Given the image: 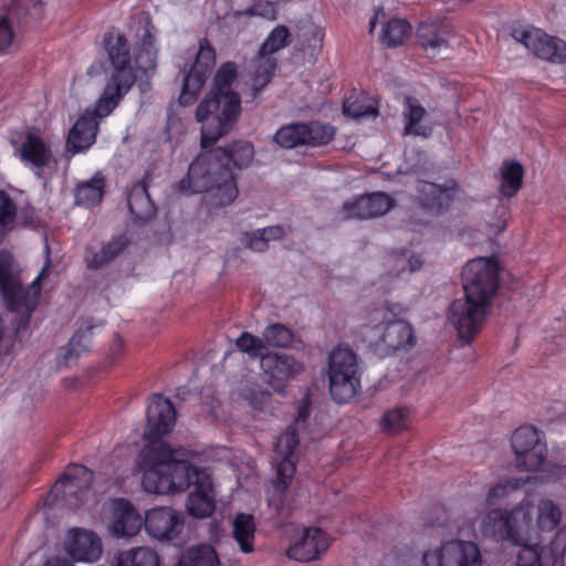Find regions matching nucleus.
<instances>
[{"label":"nucleus","mask_w":566,"mask_h":566,"mask_svg":"<svg viewBox=\"0 0 566 566\" xmlns=\"http://www.w3.org/2000/svg\"><path fill=\"white\" fill-rule=\"evenodd\" d=\"M200 154L179 181L185 195H202V205L210 210L230 206L239 196L237 170L249 166L254 156L253 144H201Z\"/></svg>","instance_id":"nucleus-1"},{"label":"nucleus","mask_w":566,"mask_h":566,"mask_svg":"<svg viewBox=\"0 0 566 566\" xmlns=\"http://www.w3.org/2000/svg\"><path fill=\"white\" fill-rule=\"evenodd\" d=\"M235 78L234 62H226L217 70L211 91L196 109V119L202 123L200 142H219L237 123L241 114V98L232 91Z\"/></svg>","instance_id":"nucleus-2"},{"label":"nucleus","mask_w":566,"mask_h":566,"mask_svg":"<svg viewBox=\"0 0 566 566\" xmlns=\"http://www.w3.org/2000/svg\"><path fill=\"white\" fill-rule=\"evenodd\" d=\"M138 464L144 471L143 486L146 492L168 494L186 491L200 482L206 469L193 467L188 461L175 460L166 443L146 444L140 451Z\"/></svg>","instance_id":"nucleus-3"},{"label":"nucleus","mask_w":566,"mask_h":566,"mask_svg":"<svg viewBox=\"0 0 566 566\" xmlns=\"http://www.w3.org/2000/svg\"><path fill=\"white\" fill-rule=\"evenodd\" d=\"M102 46L113 66L102 95L97 99V112L109 115L130 91L137 80L133 66L130 44L124 33L109 28L103 35Z\"/></svg>","instance_id":"nucleus-4"},{"label":"nucleus","mask_w":566,"mask_h":566,"mask_svg":"<svg viewBox=\"0 0 566 566\" xmlns=\"http://www.w3.org/2000/svg\"><path fill=\"white\" fill-rule=\"evenodd\" d=\"M48 268H43L34 281L24 287L14 268L12 255L7 251L0 252V290L9 311L21 313L18 329L25 328L32 313L39 304L41 281L46 276Z\"/></svg>","instance_id":"nucleus-5"},{"label":"nucleus","mask_w":566,"mask_h":566,"mask_svg":"<svg viewBox=\"0 0 566 566\" xmlns=\"http://www.w3.org/2000/svg\"><path fill=\"white\" fill-rule=\"evenodd\" d=\"M328 378L331 395L337 403L357 395L360 388L357 357L349 347L338 346L329 354Z\"/></svg>","instance_id":"nucleus-6"},{"label":"nucleus","mask_w":566,"mask_h":566,"mask_svg":"<svg viewBox=\"0 0 566 566\" xmlns=\"http://www.w3.org/2000/svg\"><path fill=\"white\" fill-rule=\"evenodd\" d=\"M464 295L491 304L497 289L496 264L486 258L469 261L462 271Z\"/></svg>","instance_id":"nucleus-7"},{"label":"nucleus","mask_w":566,"mask_h":566,"mask_svg":"<svg viewBox=\"0 0 566 566\" xmlns=\"http://www.w3.org/2000/svg\"><path fill=\"white\" fill-rule=\"evenodd\" d=\"M490 311L491 304L464 295V298L455 300L451 304L449 321L458 331L459 337L470 343L481 331Z\"/></svg>","instance_id":"nucleus-8"},{"label":"nucleus","mask_w":566,"mask_h":566,"mask_svg":"<svg viewBox=\"0 0 566 566\" xmlns=\"http://www.w3.org/2000/svg\"><path fill=\"white\" fill-rule=\"evenodd\" d=\"M216 65V50L207 39L199 42V51L193 64L184 76L179 103L184 106L191 105L209 78Z\"/></svg>","instance_id":"nucleus-9"},{"label":"nucleus","mask_w":566,"mask_h":566,"mask_svg":"<svg viewBox=\"0 0 566 566\" xmlns=\"http://www.w3.org/2000/svg\"><path fill=\"white\" fill-rule=\"evenodd\" d=\"M92 481V471L82 465H70L52 486L50 496L61 499L70 509H77L86 501Z\"/></svg>","instance_id":"nucleus-10"},{"label":"nucleus","mask_w":566,"mask_h":566,"mask_svg":"<svg viewBox=\"0 0 566 566\" xmlns=\"http://www.w3.org/2000/svg\"><path fill=\"white\" fill-rule=\"evenodd\" d=\"M423 563L426 566H482V557L473 542L451 541L426 552Z\"/></svg>","instance_id":"nucleus-11"},{"label":"nucleus","mask_w":566,"mask_h":566,"mask_svg":"<svg viewBox=\"0 0 566 566\" xmlns=\"http://www.w3.org/2000/svg\"><path fill=\"white\" fill-rule=\"evenodd\" d=\"M394 206L395 199L386 192L366 193L347 200L339 210V219H375L386 214Z\"/></svg>","instance_id":"nucleus-12"},{"label":"nucleus","mask_w":566,"mask_h":566,"mask_svg":"<svg viewBox=\"0 0 566 566\" xmlns=\"http://www.w3.org/2000/svg\"><path fill=\"white\" fill-rule=\"evenodd\" d=\"M146 416L144 439L148 444L164 443L161 437L172 430L176 421V410L171 401L160 394H154L147 406Z\"/></svg>","instance_id":"nucleus-13"},{"label":"nucleus","mask_w":566,"mask_h":566,"mask_svg":"<svg viewBox=\"0 0 566 566\" xmlns=\"http://www.w3.org/2000/svg\"><path fill=\"white\" fill-rule=\"evenodd\" d=\"M261 369L269 385L283 392L289 381L304 371V364L290 354L271 352L262 357Z\"/></svg>","instance_id":"nucleus-14"},{"label":"nucleus","mask_w":566,"mask_h":566,"mask_svg":"<svg viewBox=\"0 0 566 566\" xmlns=\"http://www.w3.org/2000/svg\"><path fill=\"white\" fill-rule=\"evenodd\" d=\"M516 39L525 45L538 59L549 61L553 63H562L566 60V42L549 36L539 29L523 30Z\"/></svg>","instance_id":"nucleus-15"},{"label":"nucleus","mask_w":566,"mask_h":566,"mask_svg":"<svg viewBox=\"0 0 566 566\" xmlns=\"http://www.w3.org/2000/svg\"><path fill=\"white\" fill-rule=\"evenodd\" d=\"M329 546L327 535L317 527L303 528L290 545L286 554L296 562L316 559Z\"/></svg>","instance_id":"nucleus-16"},{"label":"nucleus","mask_w":566,"mask_h":566,"mask_svg":"<svg viewBox=\"0 0 566 566\" xmlns=\"http://www.w3.org/2000/svg\"><path fill=\"white\" fill-rule=\"evenodd\" d=\"M334 127L319 122L291 123L274 134L272 142H331Z\"/></svg>","instance_id":"nucleus-17"},{"label":"nucleus","mask_w":566,"mask_h":566,"mask_svg":"<svg viewBox=\"0 0 566 566\" xmlns=\"http://www.w3.org/2000/svg\"><path fill=\"white\" fill-rule=\"evenodd\" d=\"M143 522L147 533L157 539L176 537L182 526L180 513L167 506L149 510Z\"/></svg>","instance_id":"nucleus-18"},{"label":"nucleus","mask_w":566,"mask_h":566,"mask_svg":"<svg viewBox=\"0 0 566 566\" xmlns=\"http://www.w3.org/2000/svg\"><path fill=\"white\" fill-rule=\"evenodd\" d=\"M65 549L75 560L94 563L102 556L103 546L95 533L84 528H73L67 533Z\"/></svg>","instance_id":"nucleus-19"},{"label":"nucleus","mask_w":566,"mask_h":566,"mask_svg":"<svg viewBox=\"0 0 566 566\" xmlns=\"http://www.w3.org/2000/svg\"><path fill=\"white\" fill-rule=\"evenodd\" d=\"M112 514L108 530L115 537H133L139 533L143 517L130 502L124 499L113 501Z\"/></svg>","instance_id":"nucleus-20"},{"label":"nucleus","mask_w":566,"mask_h":566,"mask_svg":"<svg viewBox=\"0 0 566 566\" xmlns=\"http://www.w3.org/2000/svg\"><path fill=\"white\" fill-rule=\"evenodd\" d=\"M415 343L416 338L410 324L403 319H395L384 326L375 345L378 350L388 355L400 349H409Z\"/></svg>","instance_id":"nucleus-21"},{"label":"nucleus","mask_w":566,"mask_h":566,"mask_svg":"<svg viewBox=\"0 0 566 566\" xmlns=\"http://www.w3.org/2000/svg\"><path fill=\"white\" fill-rule=\"evenodd\" d=\"M455 186H440L433 182L419 181L417 185L416 202L432 214H440L451 202Z\"/></svg>","instance_id":"nucleus-22"},{"label":"nucleus","mask_w":566,"mask_h":566,"mask_svg":"<svg viewBox=\"0 0 566 566\" xmlns=\"http://www.w3.org/2000/svg\"><path fill=\"white\" fill-rule=\"evenodd\" d=\"M403 135L429 138L433 125L426 108L416 97L407 96L403 99L402 109Z\"/></svg>","instance_id":"nucleus-23"},{"label":"nucleus","mask_w":566,"mask_h":566,"mask_svg":"<svg viewBox=\"0 0 566 566\" xmlns=\"http://www.w3.org/2000/svg\"><path fill=\"white\" fill-rule=\"evenodd\" d=\"M189 494L187 510L190 515L203 518L211 515L216 509L214 492L210 474H203Z\"/></svg>","instance_id":"nucleus-24"},{"label":"nucleus","mask_w":566,"mask_h":566,"mask_svg":"<svg viewBox=\"0 0 566 566\" xmlns=\"http://www.w3.org/2000/svg\"><path fill=\"white\" fill-rule=\"evenodd\" d=\"M509 542L523 545L532 539L533 514L528 503H520L509 511Z\"/></svg>","instance_id":"nucleus-25"},{"label":"nucleus","mask_w":566,"mask_h":566,"mask_svg":"<svg viewBox=\"0 0 566 566\" xmlns=\"http://www.w3.org/2000/svg\"><path fill=\"white\" fill-rule=\"evenodd\" d=\"M148 187L149 175L146 174L144 179L130 189L127 197V205L132 217L142 222L153 219L156 213V207L150 200Z\"/></svg>","instance_id":"nucleus-26"},{"label":"nucleus","mask_w":566,"mask_h":566,"mask_svg":"<svg viewBox=\"0 0 566 566\" xmlns=\"http://www.w3.org/2000/svg\"><path fill=\"white\" fill-rule=\"evenodd\" d=\"M97 112V101L94 108H86L69 130L65 142H95L98 132V118L106 117Z\"/></svg>","instance_id":"nucleus-27"},{"label":"nucleus","mask_w":566,"mask_h":566,"mask_svg":"<svg viewBox=\"0 0 566 566\" xmlns=\"http://www.w3.org/2000/svg\"><path fill=\"white\" fill-rule=\"evenodd\" d=\"M524 167L514 159L503 160L499 169V192L505 198H513L523 186Z\"/></svg>","instance_id":"nucleus-28"},{"label":"nucleus","mask_w":566,"mask_h":566,"mask_svg":"<svg viewBox=\"0 0 566 566\" xmlns=\"http://www.w3.org/2000/svg\"><path fill=\"white\" fill-rule=\"evenodd\" d=\"M343 112L346 116L355 119L376 117L378 105L363 91L353 90L344 98Z\"/></svg>","instance_id":"nucleus-29"},{"label":"nucleus","mask_w":566,"mask_h":566,"mask_svg":"<svg viewBox=\"0 0 566 566\" xmlns=\"http://www.w3.org/2000/svg\"><path fill=\"white\" fill-rule=\"evenodd\" d=\"M129 244L126 235L120 234L104 244L97 252L85 256V263L90 270H99L115 260Z\"/></svg>","instance_id":"nucleus-30"},{"label":"nucleus","mask_w":566,"mask_h":566,"mask_svg":"<svg viewBox=\"0 0 566 566\" xmlns=\"http://www.w3.org/2000/svg\"><path fill=\"white\" fill-rule=\"evenodd\" d=\"M254 536V517L251 514H238L233 521V537L243 553L253 552Z\"/></svg>","instance_id":"nucleus-31"},{"label":"nucleus","mask_w":566,"mask_h":566,"mask_svg":"<svg viewBox=\"0 0 566 566\" xmlns=\"http://www.w3.org/2000/svg\"><path fill=\"white\" fill-rule=\"evenodd\" d=\"M520 546L517 566H554L555 559L551 548L528 543Z\"/></svg>","instance_id":"nucleus-32"},{"label":"nucleus","mask_w":566,"mask_h":566,"mask_svg":"<svg viewBox=\"0 0 566 566\" xmlns=\"http://www.w3.org/2000/svg\"><path fill=\"white\" fill-rule=\"evenodd\" d=\"M509 510H491L483 518L481 530L485 536L509 542Z\"/></svg>","instance_id":"nucleus-33"},{"label":"nucleus","mask_w":566,"mask_h":566,"mask_svg":"<svg viewBox=\"0 0 566 566\" xmlns=\"http://www.w3.org/2000/svg\"><path fill=\"white\" fill-rule=\"evenodd\" d=\"M562 510L551 499H541L536 505V525L543 532L554 531L562 521Z\"/></svg>","instance_id":"nucleus-34"},{"label":"nucleus","mask_w":566,"mask_h":566,"mask_svg":"<svg viewBox=\"0 0 566 566\" xmlns=\"http://www.w3.org/2000/svg\"><path fill=\"white\" fill-rule=\"evenodd\" d=\"M411 25L406 19L392 18L382 28L380 41L388 48L401 45L411 34Z\"/></svg>","instance_id":"nucleus-35"},{"label":"nucleus","mask_w":566,"mask_h":566,"mask_svg":"<svg viewBox=\"0 0 566 566\" xmlns=\"http://www.w3.org/2000/svg\"><path fill=\"white\" fill-rule=\"evenodd\" d=\"M104 177L96 174L91 180L82 182L75 190V202L93 207L101 202L104 195Z\"/></svg>","instance_id":"nucleus-36"},{"label":"nucleus","mask_w":566,"mask_h":566,"mask_svg":"<svg viewBox=\"0 0 566 566\" xmlns=\"http://www.w3.org/2000/svg\"><path fill=\"white\" fill-rule=\"evenodd\" d=\"M219 557L211 545H197L187 549L177 566H219Z\"/></svg>","instance_id":"nucleus-37"},{"label":"nucleus","mask_w":566,"mask_h":566,"mask_svg":"<svg viewBox=\"0 0 566 566\" xmlns=\"http://www.w3.org/2000/svg\"><path fill=\"white\" fill-rule=\"evenodd\" d=\"M17 151L23 163L38 170L46 167L53 158V154L46 147V144H21Z\"/></svg>","instance_id":"nucleus-38"},{"label":"nucleus","mask_w":566,"mask_h":566,"mask_svg":"<svg viewBox=\"0 0 566 566\" xmlns=\"http://www.w3.org/2000/svg\"><path fill=\"white\" fill-rule=\"evenodd\" d=\"M158 554L149 547H137L122 552L116 566H159Z\"/></svg>","instance_id":"nucleus-39"},{"label":"nucleus","mask_w":566,"mask_h":566,"mask_svg":"<svg viewBox=\"0 0 566 566\" xmlns=\"http://www.w3.org/2000/svg\"><path fill=\"white\" fill-rule=\"evenodd\" d=\"M511 443L514 453H525L527 450L537 447V444H546L543 440V433L533 426L517 428L512 436Z\"/></svg>","instance_id":"nucleus-40"},{"label":"nucleus","mask_w":566,"mask_h":566,"mask_svg":"<svg viewBox=\"0 0 566 566\" xmlns=\"http://www.w3.org/2000/svg\"><path fill=\"white\" fill-rule=\"evenodd\" d=\"M386 264L389 268L391 275L401 276L405 273H413L418 271L422 265V261L419 256L402 251L389 254Z\"/></svg>","instance_id":"nucleus-41"},{"label":"nucleus","mask_w":566,"mask_h":566,"mask_svg":"<svg viewBox=\"0 0 566 566\" xmlns=\"http://www.w3.org/2000/svg\"><path fill=\"white\" fill-rule=\"evenodd\" d=\"M292 43V34L285 25H276L266 36L259 50V56H272Z\"/></svg>","instance_id":"nucleus-42"},{"label":"nucleus","mask_w":566,"mask_h":566,"mask_svg":"<svg viewBox=\"0 0 566 566\" xmlns=\"http://www.w3.org/2000/svg\"><path fill=\"white\" fill-rule=\"evenodd\" d=\"M547 446L537 444L525 453H515L516 467L522 471H538L545 463Z\"/></svg>","instance_id":"nucleus-43"},{"label":"nucleus","mask_w":566,"mask_h":566,"mask_svg":"<svg viewBox=\"0 0 566 566\" xmlns=\"http://www.w3.org/2000/svg\"><path fill=\"white\" fill-rule=\"evenodd\" d=\"M277 67V62L274 56L260 57L255 61V70L252 77V86L255 92L261 91L272 80Z\"/></svg>","instance_id":"nucleus-44"},{"label":"nucleus","mask_w":566,"mask_h":566,"mask_svg":"<svg viewBox=\"0 0 566 566\" xmlns=\"http://www.w3.org/2000/svg\"><path fill=\"white\" fill-rule=\"evenodd\" d=\"M235 345L239 350L248 354L251 358H260V365H262V357L271 353L268 350L264 338L256 337L248 332L241 334Z\"/></svg>","instance_id":"nucleus-45"},{"label":"nucleus","mask_w":566,"mask_h":566,"mask_svg":"<svg viewBox=\"0 0 566 566\" xmlns=\"http://www.w3.org/2000/svg\"><path fill=\"white\" fill-rule=\"evenodd\" d=\"M94 324L91 321H86L83 325L78 327L73 337L70 339L67 345V354L65 358L69 359L73 356H78L82 352L88 349L91 345V335L94 328Z\"/></svg>","instance_id":"nucleus-46"},{"label":"nucleus","mask_w":566,"mask_h":566,"mask_svg":"<svg viewBox=\"0 0 566 566\" xmlns=\"http://www.w3.org/2000/svg\"><path fill=\"white\" fill-rule=\"evenodd\" d=\"M263 338L268 347H286L293 340V333L286 326L276 323L264 329Z\"/></svg>","instance_id":"nucleus-47"},{"label":"nucleus","mask_w":566,"mask_h":566,"mask_svg":"<svg viewBox=\"0 0 566 566\" xmlns=\"http://www.w3.org/2000/svg\"><path fill=\"white\" fill-rule=\"evenodd\" d=\"M418 40L420 46L426 51H437L447 44V40L430 25H420L418 29Z\"/></svg>","instance_id":"nucleus-48"},{"label":"nucleus","mask_w":566,"mask_h":566,"mask_svg":"<svg viewBox=\"0 0 566 566\" xmlns=\"http://www.w3.org/2000/svg\"><path fill=\"white\" fill-rule=\"evenodd\" d=\"M297 429L287 427L286 431L279 437L275 443V452L277 457H293L294 450L298 444Z\"/></svg>","instance_id":"nucleus-49"},{"label":"nucleus","mask_w":566,"mask_h":566,"mask_svg":"<svg viewBox=\"0 0 566 566\" xmlns=\"http://www.w3.org/2000/svg\"><path fill=\"white\" fill-rule=\"evenodd\" d=\"M280 461L277 463V481L276 489L281 492L285 491L295 473V463L293 461V457H279Z\"/></svg>","instance_id":"nucleus-50"},{"label":"nucleus","mask_w":566,"mask_h":566,"mask_svg":"<svg viewBox=\"0 0 566 566\" xmlns=\"http://www.w3.org/2000/svg\"><path fill=\"white\" fill-rule=\"evenodd\" d=\"M406 427V410L396 408L387 411L382 417V429L389 433H397Z\"/></svg>","instance_id":"nucleus-51"},{"label":"nucleus","mask_w":566,"mask_h":566,"mask_svg":"<svg viewBox=\"0 0 566 566\" xmlns=\"http://www.w3.org/2000/svg\"><path fill=\"white\" fill-rule=\"evenodd\" d=\"M157 49L139 48L135 55L134 63L138 71L147 73L157 66Z\"/></svg>","instance_id":"nucleus-52"},{"label":"nucleus","mask_w":566,"mask_h":566,"mask_svg":"<svg viewBox=\"0 0 566 566\" xmlns=\"http://www.w3.org/2000/svg\"><path fill=\"white\" fill-rule=\"evenodd\" d=\"M17 217V207L9 195L0 190V226L11 224Z\"/></svg>","instance_id":"nucleus-53"},{"label":"nucleus","mask_w":566,"mask_h":566,"mask_svg":"<svg viewBox=\"0 0 566 566\" xmlns=\"http://www.w3.org/2000/svg\"><path fill=\"white\" fill-rule=\"evenodd\" d=\"M14 40V32L10 20L6 15H0V55L8 52Z\"/></svg>","instance_id":"nucleus-54"},{"label":"nucleus","mask_w":566,"mask_h":566,"mask_svg":"<svg viewBox=\"0 0 566 566\" xmlns=\"http://www.w3.org/2000/svg\"><path fill=\"white\" fill-rule=\"evenodd\" d=\"M259 233H263L261 229H258L253 232H245V245L253 251L263 252L268 249V240L264 234Z\"/></svg>","instance_id":"nucleus-55"},{"label":"nucleus","mask_w":566,"mask_h":566,"mask_svg":"<svg viewBox=\"0 0 566 566\" xmlns=\"http://www.w3.org/2000/svg\"><path fill=\"white\" fill-rule=\"evenodd\" d=\"M259 233H263L261 229H258L253 232H245V245L253 251L263 252L268 249V240L264 234Z\"/></svg>","instance_id":"nucleus-56"},{"label":"nucleus","mask_w":566,"mask_h":566,"mask_svg":"<svg viewBox=\"0 0 566 566\" xmlns=\"http://www.w3.org/2000/svg\"><path fill=\"white\" fill-rule=\"evenodd\" d=\"M261 7L262 6L260 3L254 4L251 8L245 10V14L249 17L261 15L264 18L274 19V7L271 2H266L263 6V10H260Z\"/></svg>","instance_id":"nucleus-57"},{"label":"nucleus","mask_w":566,"mask_h":566,"mask_svg":"<svg viewBox=\"0 0 566 566\" xmlns=\"http://www.w3.org/2000/svg\"><path fill=\"white\" fill-rule=\"evenodd\" d=\"M516 486L510 482H499L495 486H493L489 491V499H500L503 497L509 489H515Z\"/></svg>","instance_id":"nucleus-58"},{"label":"nucleus","mask_w":566,"mask_h":566,"mask_svg":"<svg viewBox=\"0 0 566 566\" xmlns=\"http://www.w3.org/2000/svg\"><path fill=\"white\" fill-rule=\"evenodd\" d=\"M261 231L263 232L262 234H264V237L266 238L268 242L270 240L281 239L285 234V231H284V229L281 226H273V227L263 228V229H261Z\"/></svg>","instance_id":"nucleus-59"},{"label":"nucleus","mask_w":566,"mask_h":566,"mask_svg":"<svg viewBox=\"0 0 566 566\" xmlns=\"http://www.w3.org/2000/svg\"><path fill=\"white\" fill-rule=\"evenodd\" d=\"M139 48L157 49L156 48V36L151 32L150 28L145 29L144 34L142 36V42H140Z\"/></svg>","instance_id":"nucleus-60"},{"label":"nucleus","mask_w":566,"mask_h":566,"mask_svg":"<svg viewBox=\"0 0 566 566\" xmlns=\"http://www.w3.org/2000/svg\"><path fill=\"white\" fill-rule=\"evenodd\" d=\"M310 415V408L307 403H303L300 409L297 417L291 427H295L297 430L305 423L307 417Z\"/></svg>","instance_id":"nucleus-61"},{"label":"nucleus","mask_w":566,"mask_h":566,"mask_svg":"<svg viewBox=\"0 0 566 566\" xmlns=\"http://www.w3.org/2000/svg\"><path fill=\"white\" fill-rule=\"evenodd\" d=\"M91 145L92 144H66V151L70 156H73L77 153L87 150Z\"/></svg>","instance_id":"nucleus-62"},{"label":"nucleus","mask_w":566,"mask_h":566,"mask_svg":"<svg viewBox=\"0 0 566 566\" xmlns=\"http://www.w3.org/2000/svg\"><path fill=\"white\" fill-rule=\"evenodd\" d=\"M44 566H73V564L66 558L53 557Z\"/></svg>","instance_id":"nucleus-63"},{"label":"nucleus","mask_w":566,"mask_h":566,"mask_svg":"<svg viewBox=\"0 0 566 566\" xmlns=\"http://www.w3.org/2000/svg\"><path fill=\"white\" fill-rule=\"evenodd\" d=\"M123 346H124V342H123L122 337L118 336V335H115L114 340H113V345L111 347V353L113 355L119 354L122 348H123Z\"/></svg>","instance_id":"nucleus-64"}]
</instances>
